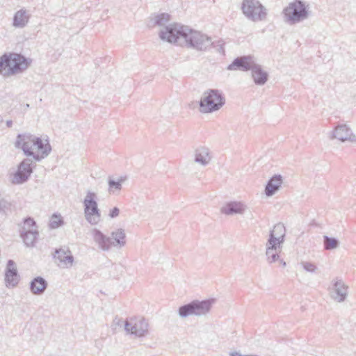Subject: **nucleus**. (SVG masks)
<instances>
[{"instance_id":"nucleus-27","label":"nucleus","mask_w":356,"mask_h":356,"mask_svg":"<svg viewBox=\"0 0 356 356\" xmlns=\"http://www.w3.org/2000/svg\"><path fill=\"white\" fill-rule=\"evenodd\" d=\"M124 179L122 177L118 178L117 180H115L111 178H108V191L110 194L113 195H118L122 190V183Z\"/></svg>"},{"instance_id":"nucleus-6","label":"nucleus","mask_w":356,"mask_h":356,"mask_svg":"<svg viewBox=\"0 0 356 356\" xmlns=\"http://www.w3.org/2000/svg\"><path fill=\"white\" fill-rule=\"evenodd\" d=\"M241 10L247 19L252 22H264L267 19L268 10L259 0H243Z\"/></svg>"},{"instance_id":"nucleus-28","label":"nucleus","mask_w":356,"mask_h":356,"mask_svg":"<svg viewBox=\"0 0 356 356\" xmlns=\"http://www.w3.org/2000/svg\"><path fill=\"white\" fill-rule=\"evenodd\" d=\"M323 244L325 250H332L338 248L339 245V241L335 238L323 236Z\"/></svg>"},{"instance_id":"nucleus-24","label":"nucleus","mask_w":356,"mask_h":356,"mask_svg":"<svg viewBox=\"0 0 356 356\" xmlns=\"http://www.w3.org/2000/svg\"><path fill=\"white\" fill-rule=\"evenodd\" d=\"M29 15L26 10L20 9L17 11L13 17V26L15 28L22 29L25 27L29 21Z\"/></svg>"},{"instance_id":"nucleus-25","label":"nucleus","mask_w":356,"mask_h":356,"mask_svg":"<svg viewBox=\"0 0 356 356\" xmlns=\"http://www.w3.org/2000/svg\"><path fill=\"white\" fill-rule=\"evenodd\" d=\"M112 247L121 248L126 244V234L124 229L119 228L111 232Z\"/></svg>"},{"instance_id":"nucleus-19","label":"nucleus","mask_w":356,"mask_h":356,"mask_svg":"<svg viewBox=\"0 0 356 356\" xmlns=\"http://www.w3.org/2000/svg\"><path fill=\"white\" fill-rule=\"evenodd\" d=\"M286 234L285 227L282 223L276 224L270 232L269 238L267 242L279 245L283 244Z\"/></svg>"},{"instance_id":"nucleus-1","label":"nucleus","mask_w":356,"mask_h":356,"mask_svg":"<svg viewBox=\"0 0 356 356\" xmlns=\"http://www.w3.org/2000/svg\"><path fill=\"white\" fill-rule=\"evenodd\" d=\"M159 37L163 41L180 46L187 45L200 51H205L213 44L207 35L177 24L164 26Z\"/></svg>"},{"instance_id":"nucleus-7","label":"nucleus","mask_w":356,"mask_h":356,"mask_svg":"<svg viewBox=\"0 0 356 356\" xmlns=\"http://www.w3.org/2000/svg\"><path fill=\"white\" fill-rule=\"evenodd\" d=\"M97 199L96 193L88 191L83 202L85 218L91 225H97L102 220Z\"/></svg>"},{"instance_id":"nucleus-32","label":"nucleus","mask_w":356,"mask_h":356,"mask_svg":"<svg viewBox=\"0 0 356 356\" xmlns=\"http://www.w3.org/2000/svg\"><path fill=\"white\" fill-rule=\"evenodd\" d=\"M8 65L7 54H3L0 57V74H2L3 71H5L4 74L7 72Z\"/></svg>"},{"instance_id":"nucleus-29","label":"nucleus","mask_w":356,"mask_h":356,"mask_svg":"<svg viewBox=\"0 0 356 356\" xmlns=\"http://www.w3.org/2000/svg\"><path fill=\"white\" fill-rule=\"evenodd\" d=\"M170 20V15L161 13L155 17V23L159 26L165 25Z\"/></svg>"},{"instance_id":"nucleus-38","label":"nucleus","mask_w":356,"mask_h":356,"mask_svg":"<svg viewBox=\"0 0 356 356\" xmlns=\"http://www.w3.org/2000/svg\"><path fill=\"white\" fill-rule=\"evenodd\" d=\"M3 122L2 118L0 116V124Z\"/></svg>"},{"instance_id":"nucleus-15","label":"nucleus","mask_w":356,"mask_h":356,"mask_svg":"<svg viewBox=\"0 0 356 356\" xmlns=\"http://www.w3.org/2000/svg\"><path fill=\"white\" fill-rule=\"evenodd\" d=\"M91 236L98 248L102 251H108L112 248L111 238L105 235L97 228L90 230Z\"/></svg>"},{"instance_id":"nucleus-18","label":"nucleus","mask_w":356,"mask_h":356,"mask_svg":"<svg viewBox=\"0 0 356 356\" xmlns=\"http://www.w3.org/2000/svg\"><path fill=\"white\" fill-rule=\"evenodd\" d=\"M19 277L17 273L15 263L13 260H9L7 263L5 282L7 287H14L19 282Z\"/></svg>"},{"instance_id":"nucleus-11","label":"nucleus","mask_w":356,"mask_h":356,"mask_svg":"<svg viewBox=\"0 0 356 356\" xmlns=\"http://www.w3.org/2000/svg\"><path fill=\"white\" fill-rule=\"evenodd\" d=\"M221 212L225 215L233 216L236 214L243 215L248 212L250 219H253V215L248 207L241 201H231L226 203L222 208Z\"/></svg>"},{"instance_id":"nucleus-31","label":"nucleus","mask_w":356,"mask_h":356,"mask_svg":"<svg viewBox=\"0 0 356 356\" xmlns=\"http://www.w3.org/2000/svg\"><path fill=\"white\" fill-rule=\"evenodd\" d=\"M300 265L305 271L311 273H316L318 269L315 264L309 261H301Z\"/></svg>"},{"instance_id":"nucleus-30","label":"nucleus","mask_w":356,"mask_h":356,"mask_svg":"<svg viewBox=\"0 0 356 356\" xmlns=\"http://www.w3.org/2000/svg\"><path fill=\"white\" fill-rule=\"evenodd\" d=\"M63 224V220L60 215L54 214L50 220V227L52 229L58 228Z\"/></svg>"},{"instance_id":"nucleus-4","label":"nucleus","mask_w":356,"mask_h":356,"mask_svg":"<svg viewBox=\"0 0 356 356\" xmlns=\"http://www.w3.org/2000/svg\"><path fill=\"white\" fill-rule=\"evenodd\" d=\"M225 100L222 92L216 89H209L204 92L200 101V111L202 113H211L220 110Z\"/></svg>"},{"instance_id":"nucleus-13","label":"nucleus","mask_w":356,"mask_h":356,"mask_svg":"<svg viewBox=\"0 0 356 356\" xmlns=\"http://www.w3.org/2000/svg\"><path fill=\"white\" fill-rule=\"evenodd\" d=\"M54 257L58 266L60 268H70L73 266L74 257L69 249H56Z\"/></svg>"},{"instance_id":"nucleus-5","label":"nucleus","mask_w":356,"mask_h":356,"mask_svg":"<svg viewBox=\"0 0 356 356\" xmlns=\"http://www.w3.org/2000/svg\"><path fill=\"white\" fill-rule=\"evenodd\" d=\"M214 302V299H208L202 301L193 300L188 304L181 306L178 309V314L182 318H185L189 316H206L210 312Z\"/></svg>"},{"instance_id":"nucleus-26","label":"nucleus","mask_w":356,"mask_h":356,"mask_svg":"<svg viewBox=\"0 0 356 356\" xmlns=\"http://www.w3.org/2000/svg\"><path fill=\"white\" fill-rule=\"evenodd\" d=\"M266 254L268 261L269 263H273L277 261L280 257L279 254L281 252L282 246L269 242L266 243Z\"/></svg>"},{"instance_id":"nucleus-20","label":"nucleus","mask_w":356,"mask_h":356,"mask_svg":"<svg viewBox=\"0 0 356 356\" xmlns=\"http://www.w3.org/2000/svg\"><path fill=\"white\" fill-rule=\"evenodd\" d=\"M282 184V177L281 175H275L273 176L268 181L265 187V194L267 197H271L275 195L281 188Z\"/></svg>"},{"instance_id":"nucleus-36","label":"nucleus","mask_w":356,"mask_h":356,"mask_svg":"<svg viewBox=\"0 0 356 356\" xmlns=\"http://www.w3.org/2000/svg\"><path fill=\"white\" fill-rule=\"evenodd\" d=\"M280 264L283 266V267H285L286 266V262L283 260H280Z\"/></svg>"},{"instance_id":"nucleus-34","label":"nucleus","mask_w":356,"mask_h":356,"mask_svg":"<svg viewBox=\"0 0 356 356\" xmlns=\"http://www.w3.org/2000/svg\"><path fill=\"white\" fill-rule=\"evenodd\" d=\"M8 206V203L4 199L0 198V211H4Z\"/></svg>"},{"instance_id":"nucleus-17","label":"nucleus","mask_w":356,"mask_h":356,"mask_svg":"<svg viewBox=\"0 0 356 356\" xmlns=\"http://www.w3.org/2000/svg\"><path fill=\"white\" fill-rule=\"evenodd\" d=\"M254 62L255 61L254 58L250 56L238 57L235 58L230 65H228L227 70L232 71L250 70Z\"/></svg>"},{"instance_id":"nucleus-12","label":"nucleus","mask_w":356,"mask_h":356,"mask_svg":"<svg viewBox=\"0 0 356 356\" xmlns=\"http://www.w3.org/2000/svg\"><path fill=\"white\" fill-rule=\"evenodd\" d=\"M8 70L4 75L15 74L27 67V63L24 56L12 54L7 55Z\"/></svg>"},{"instance_id":"nucleus-3","label":"nucleus","mask_w":356,"mask_h":356,"mask_svg":"<svg viewBox=\"0 0 356 356\" xmlns=\"http://www.w3.org/2000/svg\"><path fill=\"white\" fill-rule=\"evenodd\" d=\"M309 3L302 0H295L283 9V20L290 26L301 23L309 17Z\"/></svg>"},{"instance_id":"nucleus-10","label":"nucleus","mask_w":356,"mask_h":356,"mask_svg":"<svg viewBox=\"0 0 356 356\" xmlns=\"http://www.w3.org/2000/svg\"><path fill=\"white\" fill-rule=\"evenodd\" d=\"M20 236L27 247H32L38 236V231L35 220L31 218H27L24 221Z\"/></svg>"},{"instance_id":"nucleus-8","label":"nucleus","mask_w":356,"mask_h":356,"mask_svg":"<svg viewBox=\"0 0 356 356\" xmlns=\"http://www.w3.org/2000/svg\"><path fill=\"white\" fill-rule=\"evenodd\" d=\"M31 159H24L17 165V170L10 175V181L13 184L19 185L26 182L33 172Z\"/></svg>"},{"instance_id":"nucleus-35","label":"nucleus","mask_w":356,"mask_h":356,"mask_svg":"<svg viewBox=\"0 0 356 356\" xmlns=\"http://www.w3.org/2000/svg\"><path fill=\"white\" fill-rule=\"evenodd\" d=\"M6 125L8 127H12L13 126V121L12 120H7L6 121Z\"/></svg>"},{"instance_id":"nucleus-16","label":"nucleus","mask_w":356,"mask_h":356,"mask_svg":"<svg viewBox=\"0 0 356 356\" xmlns=\"http://www.w3.org/2000/svg\"><path fill=\"white\" fill-rule=\"evenodd\" d=\"M331 298L337 302H343L348 296V286L341 280H337L330 292Z\"/></svg>"},{"instance_id":"nucleus-21","label":"nucleus","mask_w":356,"mask_h":356,"mask_svg":"<svg viewBox=\"0 0 356 356\" xmlns=\"http://www.w3.org/2000/svg\"><path fill=\"white\" fill-rule=\"evenodd\" d=\"M47 286V280L40 276H38L30 282V291L33 295L40 296L44 293Z\"/></svg>"},{"instance_id":"nucleus-23","label":"nucleus","mask_w":356,"mask_h":356,"mask_svg":"<svg viewBox=\"0 0 356 356\" xmlns=\"http://www.w3.org/2000/svg\"><path fill=\"white\" fill-rule=\"evenodd\" d=\"M252 70V76L254 82L257 85L262 86L266 83L268 80V74L264 71L261 66L254 63L252 67L250 69Z\"/></svg>"},{"instance_id":"nucleus-14","label":"nucleus","mask_w":356,"mask_h":356,"mask_svg":"<svg viewBox=\"0 0 356 356\" xmlns=\"http://www.w3.org/2000/svg\"><path fill=\"white\" fill-rule=\"evenodd\" d=\"M332 138L337 139L341 142L356 143V136L346 124L337 126L332 132Z\"/></svg>"},{"instance_id":"nucleus-9","label":"nucleus","mask_w":356,"mask_h":356,"mask_svg":"<svg viewBox=\"0 0 356 356\" xmlns=\"http://www.w3.org/2000/svg\"><path fill=\"white\" fill-rule=\"evenodd\" d=\"M124 330L136 337H145L149 334V323L145 318L130 319L125 321Z\"/></svg>"},{"instance_id":"nucleus-33","label":"nucleus","mask_w":356,"mask_h":356,"mask_svg":"<svg viewBox=\"0 0 356 356\" xmlns=\"http://www.w3.org/2000/svg\"><path fill=\"white\" fill-rule=\"evenodd\" d=\"M120 214V209L118 207H113L112 209L109 211L108 216L111 218H115L118 217Z\"/></svg>"},{"instance_id":"nucleus-22","label":"nucleus","mask_w":356,"mask_h":356,"mask_svg":"<svg viewBox=\"0 0 356 356\" xmlns=\"http://www.w3.org/2000/svg\"><path fill=\"white\" fill-rule=\"evenodd\" d=\"M194 157L195 162L202 166L209 164L211 160L209 149L206 147L197 148L195 151Z\"/></svg>"},{"instance_id":"nucleus-37","label":"nucleus","mask_w":356,"mask_h":356,"mask_svg":"<svg viewBox=\"0 0 356 356\" xmlns=\"http://www.w3.org/2000/svg\"><path fill=\"white\" fill-rule=\"evenodd\" d=\"M219 51H223V48H222V46H220V49H219Z\"/></svg>"},{"instance_id":"nucleus-2","label":"nucleus","mask_w":356,"mask_h":356,"mask_svg":"<svg viewBox=\"0 0 356 356\" xmlns=\"http://www.w3.org/2000/svg\"><path fill=\"white\" fill-rule=\"evenodd\" d=\"M15 147L21 149L27 156H32L36 161L46 158L51 152V145L47 140L31 134H19Z\"/></svg>"}]
</instances>
